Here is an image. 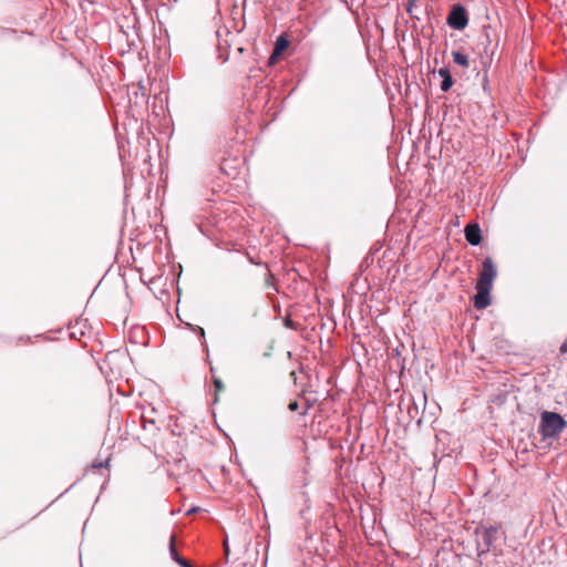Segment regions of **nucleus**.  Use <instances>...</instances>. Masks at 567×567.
<instances>
[{"label":"nucleus","mask_w":567,"mask_h":567,"mask_svg":"<svg viewBox=\"0 0 567 567\" xmlns=\"http://www.w3.org/2000/svg\"><path fill=\"white\" fill-rule=\"evenodd\" d=\"M439 74L442 78L441 90L447 92L453 85L451 72L447 68H442L439 70Z\"/></svg>","instance_id":"6e6552de"},{"label":"nucleus","mask_w":567,"mask_h":567,"mask_svg":"<svg viewBox=\"0 0 567 567\" xmlns=\"http://www.w3.org/2000/svg\"><path fill=\"white\" fill-rule=\"evenodd\" d=\"M210 373L213 374V384L215 386V399L214 402L218 401L219 394L225 391V385L220 378L216 377L214 367H210Z\"/></svg>","instance_id":"1a4fd4ad"},{"label":"nucleus","mask_w":567,"mask_h":567,"mask_svg":"<svg viewBox=\"0 0 567 567\" xmlns=\"http://www.w3.org/2000/svg\"><path fill=\"white\" fill-rule=\"evenodd\" d=\"M464 234H465L466 240L471 245L477 246L481 244L482 231H481L478 224L472 223V224L466 225L464 228Z\"/></svg>","instance_id":"39448f33"},{"label":"nucleus","mask_w":567,"mask_h":567,"mask_svg":"<svg viewBox=\"0 0 567 567\" xmlns=\"http://www.w3.org/2000/svg\"><path fill=\"white\" fill-rule=\"evenodd\" d=\"M498 534V527L497 526H488L483 527L481 535L482 539L484 542L485 547L488 549L492 544L496 540Z\"/></svg>","instance_id":"423d86ee"},{"label":"nucleus","mask_w":567,"mask_h":567,"mask_svg":"<svg viewBox=\"0 0 567 567\" xmlns=\"http://www.w3.org/2000/svg\"><path fill=\"white\" fill-rule=\"evenodd\" d=\"M245 49L244 48H238V52L239 53H244Z\"/></svg>","instance_id":"dca6fc26"},{"label":"nucleus","mask_w":567,"mask_h":567,"mask_svg":"<svg viewBox=\"0 0 567 567\" xmlns=\"http://www.w3.org/2000/svg\"><path fill=\"white\" fill-rule=\"evenodd\" d=\"M567 427L566 420L556 412L544 411L540 414L539 433L545 439H555Z\"/></svg>","instance_id":"f257e3e1"},{"label":"nucleus","mask_w":567,"mask_h":567,"mask_svg":"<svg viewBox=\"0 0 567 567\" xmlns=\"http://www.w3.org/2000/svg\"><path fill=\"white\" fill-rule=\"evenodd\" d=\"M560 352L561 353H566L567 352V339L563 342V344L560 346Z\"/></svg>","instance_id":"4468645a"},{"label":"nucleus","mask_w":567,"mask_h":567,"mask_svg":"<svg viewBox=\"0 0 567 567\" xmlns=\"http://www.w3.org/2000/svg\"><path fill=\"white\" fill-rule=\"evenodd\" d=\"M311 404L309 403V401H306L302 405H301V411H300V414L302 416L307 415L309 410L311 409Z\"/></svg>","instance_id":"ddd939ff"},{"label":"nucleus","mask_w":567,"mask_h":567,"mask_svg":"<svg viewBox=\"0 0 567 567\" xmlns=\"http://www.w3.org/2000/svg\"><path fill=\"white\" fill-rule=\"evenodd\" d=\"M175 542H176V537H175V535H172L171 538H169V553H171L172 558L177 564H179V565H182L184 567H190L188 561L178 555Z\"/></svg>","instance_id":"0eeeda50"},{"label":"nucleus","mask_w":567,"mask_h":567,"mask_svg":"<svg viewBox=\"0 0 567 567\" xmlns=\"http://www.w3.org/2000/svg\"><path fill=\"white\" fill-rule=\"evenodd\" d=\"M492 288L476 286V295L474 297V307L478 310L485 309L491 303Z\"/></svg>","instance_id":"20e7f679"},{"label":"nucleus","mask_w":567,"mask_h":567,"mask_svg":"<svg viewBox=\"0 0 567 567\" xmlns=\"http://www.w3.org/2000/svg\"><path fill=\"white\" fill-rule=\"evenodd\" d=\"M288 44H289V42L287 39H285L284 37H279L276 40L275 49L272 51L270 60H274L276 56L280 55L282 53V51L287 49Z\"/></svg>","instance_id":"9d476101"},{"label":"nucleus","mask_w":567,"mask_h":567,"mask_svg":"<svg viewBox=\"0 0 567 567\" xmlns=\"http://www.w3.org/2000/svg\"><path fill=\"white\" fill-rule=\"evenodd\" d=\"M288 409L289 411L295 412L298 411L299 409L301 410V406L297 400H292L289 402Z\"/></svg>","instance_id":"f8f14e48"},{"label":"nucleus","mask_w":567,"mask_h":567,"mask_svg":"<svg viewBox=\"0 0 567 567\" xmlns=\"http://www.w3.org/2000/svg\"><path fill=\"white\" fill-rule=\"evenodd\" d=\"M452 56H453V61L463 66V68H468L470 66V61H468V58L466 54L460 52V51H453L452 52Z\"/></svg>","instance_id":"9b49d317"},{"label":"nucleus","mask_w":567,"mask_h":567,"mask_svg":"<svg viewBox=\"0 0 567 567\" xmlns=\"http://www.w3.org/2000/svg\"><path fill=\"white\" fill-rule=\"evenodd\" d=\"M447 23L456 30H463L468 23L465 9L461 6L454 7L447 17Z\"/></svg>","instance_id":"7ed1b4c3"},{"label":"nucleus","mask_w":567,"mask_h":567,"mask_svg":"<svg viewBox=\"0 0 567 567\" xmlns=\"http://www.w3.org/2000/svg\"><path fill=\"white\" fill-rule=\"evenodd\" d=\"M495 277H496L495 266L493 264V260L489 257H487V258H485V260L482 264V269L480 271V277H478L476 286L492 288Z\"/></svg>","instance_id":"f03ea898"},{"label":"nucleus","mask_w":567,"mask_h":567,"mask_svg":"<svg viewBox=\"0 0 567 567\" xmlns=\"http://www.w3.org/2000/svg\"><path fill=\"white\" fill-rule=\"evenodd\" d=\"M3 33H4V34H16V33H17V31H16V30H13V29H3Z\"/></svg>","instance_id":"2eb2a0df"}]
</instances>
